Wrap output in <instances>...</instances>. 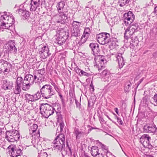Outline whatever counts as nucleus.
Returning <instances> with one entry per match:
<instances>
[{
  "label": "nucleus",
  "instance_id": "obj_14",
  "mask_svg": "<svg viewBox=\"0 0 157 157\" xmlns=\"http://www.w3.org/2000/svg\"><path fill=\"white\" fill-rule=\"evenodd\" d=\"M109 43H110L109 46L112 48H116L118 46V40L117 38L116 35L114 33H112L111 37L109 39Z\"/></svg>",
  "mask_w": 157,
  "mask_h": 157
},
{
  "label": "nucleus",
  "instance_id": "obj_17",
  "mask_svg": "<svg viewBox=\"0 0 157 157\" xmlns=\"http://www.w3.org/2000/svg\"><path fill=\"white\" fill-rule=\"evenodd\" d=\"M143 128L144 131L146 132L154 133L157 130V128L155 125L151 126L150 124H146Z\"/></svg>",
  "mask_w": 157,
  "mask_h": 157
},
{
  "label": "nucleus",
  "instance_id": "obj_26",
  "mask_svg": "<svg viewBox=\"0 0 157 157\" xmlns=\"http://www.w3.org/2000/svg\"><path fill=\"white\" fill-rule=\"evenodd\" d=\"M134 0H119L118 2L120 3L119 5L121 7H123L125 5L129 4H131Z\"/></svg>",
  "mask_w": 157,
  "mask_h": 157
},
{
  "label": "nucleus",
  "instance_id": "obj_37",
  "mask_svg": "<svg viewBox=\"0 0 157 157\" xmlns=\"http://www.w3.org/2000/svg\"><path fill=\"white\" fill-rule=\"evenodd\" d=\"M41 71L42 69H41L37 71V75L39 76V77L37 78V81L39 80L40 78H45V75L41 73Z\"/></svg>",
  "mask_w": 157,
  "mask_h": 157
},
{
  "label": "nucleus",
  "instance_id": "obj_3",
  "mask_svg": "<svg viewBox=\"0 0 157 157\" xmlns=\"http://www.w3.org/2000/svg\"><path fill=\"white\" fill-rule=\"evenodd\" d=\"M40 112L45 118H48L54 113L55 108L47 103L42 104L40 107Z\"/></svg>",
  "mask_w": 157,
  "mask_h": 157
},
{
  "label": "nucleus",
  "instance_id": "obj_29",
  "mask_svg": "<svg viewBox=\"0 0 157 157\" xmlns=\"http://www.w3.org/2000/svg\"><path fill=\"white\" fill-rule=\"evenodd\" d=\"M80 31L79 29H73L71 31L72 36L77 37L80 36Z\"/></svg>",
  "mask_w": 157,
  "mask_h": 157
},
{
  "label": "nucleus",
  "instance_id": "obj_18",
  "mask_svg": "<svg viewBox=\"0 0 157 157\" xmlns=\"http://www.w3.org/2000/svg\"><path fill=\"white\" fill-rule=\"evenodd\" d=\"M116 56L117 58L116 61L118 64V67L121 69L124 65L125 62L121 53H118Z\"/></svg>",
  "mask_w": 157,
  "mask_h": 157
},
{
  "label": "nucleus",
  "instance_id": "obj_56",
  "mask_svg": "<svg viewBox=\"0 0 157 157\" xmlns=\"http://www.w3.org/2000/svg\"><path fill=\"white\" fill-rule=\"evenodd\" d=\"M75 99L76 108H78L79 109L81 108V104L80 103H79L78 101L76 99V97L75 96Z\"/></svg>",
  "mask_w": 157,
  "mask_h": 157
},
{
  "label": "nucleus",
  "instance_id": "obj_50",
  "mask_svg": "<svg viewBox=\"0 0 157 157\" xmlns=\"http://www.w3.org/2000/svg\"><path fill=\"white\" fill-rule=\"evenodd\" d=\"M147 148L149 150H152L153 148H155V150H157V146L154 144L151 145V143L147 146Z\"/></svg>",
  "mask_w": 157,
  "mask_h": 157
},
{
  "label": "nucleus",
  "instance_id": "obj_15",
  "mask_svg": "<svg viewBox=\"0 0 157 157\" xmlns=\"http://www.w3.org/2000/svg\"><path fill=\"white\" fill-rule=\"evenodd\" d=\"M140 139L141 142H143L142 144L145 147H147V146L150 144V141L151 140V137L147 134L143 135L140 138Z\"/></svg>",
  "mask_w": 157,
  "mask_h": 157
},
{
  "label": "nucleus",
  "instance_id": "obj_36",
  "mask_svg": "<svg viewBox=\"0 0 157 157\" xmlns=\"http://www.w3.org/2000/svg\"><path fill=\"white\" fill-rule=\"evenodd\" d=\"M67 44V46L70 48H72L75 47L74 42L72 39H68Z\"/></svg>",
  "mask_w": 157,
  "mask_h": 157
},
{
  "label": "nucleus",
  "instance_id": "obj_38",
  "mask_svg": "<svg viewBox=\"0 0 157 157\" xmlns=\"http://www.w3.org/2000/svg\"><path fill=\"white\" fill-rule=\"evenodd\" d=\"M131 86L132 84L129 82V84L127 85V86L124 87V91L126 93H128L131 90Z\"/></svg>",
  "mask_w": 157,
  "mask_h": 157
},
{
  "label": "nucleus",
  "instance_id": "obj_59",
  "mask_svg": "<svg viewBox=\"0 0 157 157\" xmlns=\"http://www.w3.org/2000/svg\"><path fill=\"white\" fill-rule=\"evenodd\" d=\"M100 144L101 145V148L103 150H107L108 148L104 144H102L100 142H99Z\"/></svg>",
  "mask_w": 157,
  "mask_h": 157
},
{
  "label": "nucleus",
  "instance_id": "obj_57",
  "mask_svg": "<svg viewBox=\"0 0 157 157\" xmlns=\"http://www.w3.org/2000/svg\"><path fill=\"white\" fill-rule=\"evenodd\" d=\"M75 94H72V96L70 98V102L71 105H72L74 102V100H75Z\"/></svg>",
  "mask_w": 157,
  "mask_h": 157
},
{
  "label": "nucleus",
  "instance_id": "obj_39",
  "mask_svg": "<svg viewBox=\"0 0 157 157\" xmlns=\"http://www.w3.org/2000/svg\"><path fill=\"white\" fill-rule=\"evenodd\" d=\"M33 96L35 101H36L40 99L41 98V95L39 91H38L34 95H33Z\"/></svg>",
  "mask_w": 157,
  "mask_h": 157
},
{
  "label": "nucleus",
  "instance_id": "obj_40",
  "mask_svg": "<svg viewBox=\"0 0 157 157\" xmlns=\"http://www.w3.org/2000/svg\"><path fill=\"white\" fill-rule=\"evenodd\" d=\"M97 98L95 95H92L90 96V99L88 100H90V102L92 103V105H94L95 104V102Z\"/></svg>",
  "mask_w": 157,
  "mask_h": 157
},
{
  "label": "nucleus",
  "instance_id": "obj_23",
  "mask_svg": "<svg viewBox=\"0 0 157 157\" xmlns=\"http://www.w3.org/2000/svg\"><path fill=\"white\" fill-rule=\"evenodd\" d=\"M65 5V3L63 1H61L60 2L57 3L56 7L58 13L60 12L63 11L65 10H66V9L64 8Z\"/></svg>",
  "mask_w": 157,
  "mask_h": 157
},
{
  "label": "nucleus",
  "instance_id": "obj_27",
  "mask_svg": "<svg viewBox=\"0 0 157 157\" xmlns=\"http://www.w3.org/2000/svg\"><path fill=\"white\" fill-rule=\"evenodd\" d=\"M10 132L12 133V135L15 137L16 138V142L17 141L19 140L20 137V135L19 132L17 131L14 129L10 130Z\"/></svg>",
  "mask_w": 157,
  "mask_h": 157
},
{
  "label": "nucleus",
  "instance_id": "obj_34",
  "mask_svg": "<svg viewBox=\"0 0 157 157\" xmlns=\"http://www.w3.org/2000/svg\"><path fill=\"white\" fill-rule=\"evenodd\" d=\"M25 98L26 100L28 101V102L29 101H35L33 95H31L29 94H26L25 95Z\"/></svg>",
  "mask_w": 157,
  "mask_h": 157
},
{
  "label": "nucleus",
  "instance_id": "obj_33",
  "mask_svg": "<svg viewBox=\"0 0 157 157\" xmlns=\"http://www.w3.org/2000/svg\"><path fill=\"white\" fill-rule=\"evenodd\" d=\"M10 13H8L7 12H1L0 15H1L0 17V19L4 20H6V18L10 15Z\"/></svg>",
  "mask_w": 157,
  "mask_h": 157
},
{
  "label": "nucleus",
  "instance_id": "obj_60",
  "mask_svg": "<svg viewBox=\"0 0 157 157\" xmlns=\"http://www.w3.org/2000/svg\"><path fill=\"white\" fill-rule=\"evenodd\" d=\"M110 37L111 35L108 33H105V37L104 38H105L107 40H109Z\"/></svg>",
  "mask_w": 157,
  "mask_h": 157
},
{
  "label": "nucleus",
  "instance_id": "obj_7",
  "mask_svg": "<svg viewBox=\"0 0 157 157\" xmlns=\"http://www.w3.org/2000/svg\"><path fill=\"white\" fill-rule=\"evenodd\" d=\"M69 37V33L64 31L60 32L55 38V42L59 46L64 44Z\"/></svg>",
  "mask_w": 157,
  "mask_h": 157
},
{
  "label": "nucleus",
  "instance_id": "obj_10",
  "mask_svg": "<svg viewBox=\"0 0 157 157\" xmlns=\"http://www.w3.org/2000/svg\"><path fill=\"white\" fill-rule=\"evenodd\" d=\"M33 75L30 74H27L25 76L24 78V82H23V84H25V87H24V90H27L29 89L30 86L33 84Z\"/></svg>",
  "mask_w": 157,
  "mask_h": 157
},
{
  "label": "nucleus",
  "instance_id": "obj_58",
  "mask_svg": "<svg viewBox=\"0 0 157 157\" xmlns=\"http://www.w3.org/2000/svg\"><path fill=\"white\" fill-rule=\"evenodd\" d=\"M90 92L92 93L94 91V86L93 85L92 82H91L90 85Z\"/></svg>",
  "mask_w": 157,
  "mask_h": 157
},
{
  "label": "nucleus",
  "instance_id": "obj_64",
  "mask_svg": "<svg viewBox=\"0 0 157 157\" xmlns=\"http://www.w3.org/2000/svg\"><path fill=\"white\" fill-rule=\"evenodd\" d=\"M79 22L77 21H73L72 24V25H75L77 26H79Z\"/></svg>",
  "mask_w": 157,
  "mask_h": 157
},
{
  "label": "nucleus",
  "instance_id": "obj_20",
  "mask_svg": "<svg viewBox=\"0 0 157 157\" xmlns=\"http://www.w3.org/2000/svg\"><path fill=\"white\" fill-rule=\"evenodd\" d=\"M13 82L7 79H5L3 82V88L5 90H11L13 87Z\"/></svg>",
  "mask_w": 157,
  "mask_h": 157
},
{
  "label": "nucleus",
  "instance_id": "obj_42",
  "mask_svg": "<svg viewBox=\"0 0 157 157\" xmlns=\"http://www.w3.org/2000/svg\"><path fill=\"white\" fill-rule=\"evenodd\" d=\"M31 7H30V10L31 11H35L37 8L39 7V6H38L37 5H36V4H31L30 3Z\"/></svg>",
  "mask_w": 157,
  "mask_h": 157
},
{
  "label": "nucleus",
  "instance_id": "obj_32",
  "mask_svg": "<svg viewBox=\"0 0 157 157\" xmlns=\"http://www.w3.org/2000/svg\"><path fill=\"white\" fill-rule=\"evenodd\" d=\"M55 139L60 140L61 141H65V135L61 132L56 137Z\"/></svg>",
  "mask_w": 157,
  "mask_h": 157
},
{
  "label": "nucleus",
  "instance_id": "obj_51",
  "mask_svg": "<svg viewBox=\"0 0 157 157\" xmlns=\"http://www.w3.org/2000/svg\"><path fill=\"white\" fill-rule=\"evenodd\" d=\"M55 110H54L56 112L60 111L61 109V105L60 104H58L57 105L55 106Z\"/></svg>",
  "mask_w": 157,
  "mask_h": 157
},
{
  "label": "nucleus",
  "instance_id": "obj_43",
  "mask_svg": "<svg viewBox=\"0 0 157 157\" xmlns=\"http://www.w3.org/2000/svg\"><path fill=\"white\" fill-rule=\"evenodd\" d=\"M99 150H91V155L93 156H97V155H99L100 153H99Z\"/></svg>",
  "mask_w": 157,
  "mask_h": 157
},
{
  "label": "nucleus",
  "instance_id": "obj_22",
  "mask_svg": "<svg viewBox=\"0 0 157 157\" xmlns=\"http://www.w3.org/2000/svg\"><path fill=\"white\" fill-rule=\"evenodd\" d=\"M20 12H21V18L24 20H25L29 19L30 16V12L27 10H23L22 9H19L18 10Z\"/></svg>",
  "mask_w": 157,
  "mask_h": 157
},
{
  "label": "nucleus",
  "instance_id": "obj_31",
  "mask_svg": "<svg viewBox=\"0 0 157 157\" xmlns=\"http://www.w3.org/2000/svg\"><path fill=\"white\" fill-rule=\"evenodd\" d=\"M130 25V27H132V31H134L135 32H137L139 31L140 29L139 25L137 23H132L129 24Z\"/></svg>",
  "mask_w": 157,
  "mask_h": 157
},
{
  "label": "nucleus",
  "instance_id": "obj_46",
  "mask_svg": "<svg viewBox=\"0 0 157 157\" xmlns=\"http://www.w3.org/2000/svg\"><path fill=\"white\" fill-rule=\"evenodd\" d=\"M38 128L37 125L36 124H33L32 126H31V129L32 132H35Z\"/></svg>",
  "mask_w": 157,
  "mask_h": 157
},
{
  "label": "nucleus",
  "instance_id": "obj_1",
  "mask_svg": "<svg viewBox=\"0 0 157 157\" xmlns=\"http://www.w3.org/2000/svg\"><path fill=\"white\" fill-rule=\"evenodd\" d=\"M58 16L59 17V18L56 19V22L63 24L69 21L71 17L73 16V15L69 10L66 9L59 13Z\"/></svg>",
  "mask_w": 157,
  "mask_h": 157
},
{
  "label": "nucleus",
  "instance_id": "obj_47",
  "mask_svg": "<svg viewBox=\"0 0 157 157\" xmlns=\"http://www.w3.org/2000/svg\"><path fill=\"white\" fill-rule=\"evenodd\" d=\"M86 41L87 40L86 39H84V38L82 37L80 41L78 42V45L79 46H81L82 44L85 43Z\"/></svg>",
  "mask_w": 157,
  "mask_h": 157
},
{
  "label": "nucleus",
  "instance_id": "obj_55",
  "mask_svg": "<svg viewBox=\"0 0 157 157\" xmlns=\"http://www.w3.org/2000/svg\"><path fill=\"white\" fill-rule=\"evenodd\" d=\"M61 122H60L59 123V126L60 127V132H62L63 131V128L64 126V124L63 122L62 121V120H61Z\"/></svg>",
  "mask_w": 157,
  "mask_h": 157
},
{
  "label": "nucleus",
  "instance_id": "obj_9",
  "mask_svg": "<svg viewBox=\"0 0 157 157\" xmlns=\"http://www.w3.org/2000/svg\"><path fill=\"white\" fill-rule=\"evenodd\" d=\"M124 22L126 25L130 24L135 20V16L132 12L129 11L123 15Z\"/></svg>",
  "mask_w": 157,
  "mask_h": 157
},
{
  "label": "nucleus",
  "instance_id": "obj_49",
  "mask_svg": "<svg viewBox=\"0 0 157 157\" xmlns=\"http://www.w3.org/2000/svg\"><path fill=\"white\" fill-rule=\"evenodd\" d=\"M83 33L90 36V34L91 33V31L90 29L88 27L86 28L84 30Z\"/></svg>",
  "mask_w": 157,
  "mask_h": 157
},
{
  "label": "nucleus",
  "instance_id": "obj_19",
  "mask_svg": "<svg viewBox=\"0 0 157 157\" xmlns=\"http://www.w3.org/2000/svg\"><path fill=\"white\" fill-rule=\"evenodd\" d=\"M12 135V133L10 130L7 131L6 132L5 138L10 142H16V138Z\"/></svg>",
  "mask_w": 157,
  "mask_h": 157
},
{
  "label": "nucleus",
  "instance_id": "obj_53",
  "mask_svg": "<svg viewBox=\"0 0 157 157\" xmlns=\"http://www.w3.org/2000/svg\"><path fill=\"white\" fill-rule=\"evenodd\" d=\"M74 69L75 72L79 76V75H80V73L81 72L80 71H82V70L79 68L78 66L75 67Z\"/></svg>",
  "mask_w": 157,
  "mask_h": 157
},
{
  "label": "nucleus",
  "instance_id": "obj_25",
  "mask_svg": "<svg viewBox=\"0 0 157 157\" xmlns=\"http://www.w3.org/2000/svg\"><path fill=\"white\" fill-rule=\"evenodd\" d=\"M23 82H24V79L23 78L21 77H18L16 79L15 84L21 87L22 86V89L23 90L24 89V87H25V84H23Z\"/></svg>",
  "mask_w": 157,
  "mask_h": 157
},
{
  "label": "nucleus",
  "instance_id": "obj_5",
  "mask_svg": "<svg viewBox=\"0 0 157 157\" xmlns=\"http://www.w3.org/2000/svg\"><path fill=\"white\" fill-rule=\"evenodd\" d=\"M95 56L94 66L98 68V70L100 72L103 67H105L104 64L106 63L107 61L105 59V57L104 56L99 54Z\"/></svg>",
  "mask_w": 157,
  "mask_h": 157
},
{
  "label": "nucleus",
  "instance_id": "obj_11",
  "mask_svg": "<svg viewBox=\"0 0 157 157\" xmlns=\"http://www.w3.org/2000/svg\"><path fill=\"white\" fill-rule=\"evenodd\" d=\"M54 144L53 148L54 150H56L57 151H61L65 147V141H61L60 140L54 139L53 142Z\"/></svg>",
  "mask_w": 157,
  "mask_h": 157
},
{
  "label": "nucleus",
  "instance_id": "obj_13",
  "mask_svg": "<svg viewBox=\"0 0 157 157\" xmlns=\"http://www.w3.org/2000/svg\"><path fill=\"white\" fill-rule=\"evenodd\" d=\"M89 46L94 55L100 54V50L98 44L95 42H92L90 44Z\"/></svg>",
  "mask_w": 157,
  "mask_h": 157
},
{
  "label": "nucleus",
  "instance_id": "obj_2",
  "mask_svg": "<svg viewBox=\"0 0 157 157\" xmlns=\"http://www.w3.org/2000/svg\"><path fill=\"white\" fill-rule=\"evenodd\" d=\"M42 96L45 99H48L56 94L52 86L49 84H45L40 90Z\"/></svg>",
  "mask_w": 157,
  "mask_h": 157
},
{
  "label": "nucleus",
  "instance_id": "obj_44",
  "mask_svg": "<svg viewBox=\"0 0 157 157\" xmlns=\"http://www.w3.org/2000/svg\"><path fill=\"white\" fill-rule=\"evenodd\" d=\"M57 116L58 117L57 118V122H59V119L60 120L62 119V115L61 114V111L56 112Z\"/></svg>",
  "mask_w": 157,
  "mask_h": 157
},
{
  "label": "nucleus",
  "instance_id": "obj_6",
  "mask_svg": "<svg viewBox=\"0 0 157 157\" xmlns=\"http://www.w3.org/2000/svg\"><path fill=\"white\" fill-rule=\"evenodd\" d=\"M7 149L9 150V154L12 157H17L22 155V150L19 147H17L15 145L11 144Z\"/></svg>",
  "mask_w": 157,
  "mask_h": 157
},
{
  "label": "nucleus",
  "instance_id": "obj_28",
  "mask_svg": "<svg viewBox=\"0 0 157 157\" xmlns=\"http://www.w3.org/2000/svg\"><path fill=\"white\" fill-rule=\"evenodd\" d=\"M105 33H106L105 32H102L96 35V39L99 43H100L103 40V38L105 37Z\"/></svg>",
  "mask_w": 157,
  "mask_h": 157
},
{
  "label": "nucleus",
  "instance_id": "obj_41",
  "mask_svg": "<svg viewBox=\"0 0 157 157\" xmlns=\"http://www.w3.org/2000/svg\"><path fill=\"white\" fill-rule=\"evenodd\" d=\"M80 71L81 72L80 73V75H79V76L81 77L84 76L87 77H89L91 76V74H90L85 72L82 70V71Z\"/></svg>",
  "mask_w": 157,
  "mask_h": 157
},
{
  "label": "nucleus",
  "instance_id": "obj_16",
  "mask_svg": "<svg viewBox=\"0 0 157 157\" xmlns=\"http://www.w3.org/2000/svg\"><path fill=\"white\" fill-rule=\"evenodd\" d=\"M98 74L104 79L105 81L108 82L111 80L110 72L108 70L105 69Z\"/></svg>",
  "mask_w": 157,
  "mask_h": 157
},
{
  "label": "nucleus",
  "instance_id": "obj_62",
  "mask_svg": "<svg viewBox=\"0 0 157 157\" xmlns=\"http://www.w3.org/2000/svg\"><path fill=\"white\" fill-rule=\"evenodd\" d=\"M31 4H36V5H37L38 6H39L40 5V2H36V1H33L31 0Z\"/></svg>",
  "mask_w": 157,
  "mask_h": 157
},
{
  "label": "nucleus",
  "instance_id": "obj_8",
  "mask_svg": "<svg viewBox=\"0 0 157 157\" xmlns=\"http://www.w3.org/2000/svg\"><path fill=\"white\" fill-rule=\"evenodd\" d=\"M38 51L40 58L43 59L46 58L51 54L49 46L47 44L43 45L41 48L39 49Z\"/></svg>",
  "mask_w": 157,
  "mask_h": 157
},
{
  "label": "nucleus",
  "instance_id": "obj_63",
  "mask_svg": "<svg viewBox=\"0 0 157 157\" xmlns=\"http://www.w3.org/2000/svg\"><path fill=\"white\" fill-rule=\"evenodd\" d=\"M153 99L154 100V101L157 104V93H155L154 94Z\"/></svg>",
  "mask_w": 157,
  "mask_h": 157
},
{
  "label": "nucleus",
  "instance_id": "obj_4",
  "mask_svg": "<svg viewBox=\"0 0 157 157\" xmlns=\"http://www.w3.org/2000/svg\"><path fill=\"white\" fill-rule=\"evenodd\" d=\"M0 74L3 73L7 75L12 71L13 66L11 63L3 59L0 60Z\"/></svg>",
  "mask_w": 157,
  "mask_h": 157
},
{
  "label": "nucleus",
  "instance_id": "obj_21",
  "mask_svg": "<svg viewBox=\"0 0 157 157\" xmlns=\"http://www.w3.org/2000/svg\"><path fill=\"white\" fill-rule=\"evenodd\" d=\"M1 26H2L3 29H7L13 32L15 29V26L14 25H10L5 21H3L1 22Z\"/></svg>",
  "mask_w": 157,
  "mask_h": 157
},
{
  "label": "nucleus",
  "instance_id": "obj_45",
  "mask_svg": "<svg viewBox=\"0 0 157 157\" xmlns=\"http://www.w3.org/2000/svg\"><path fill=\"white\" fill-rule=\"evenodd\" d=\"M39 156L40 157H47L48 155L47 153L44 151H41L40 153H38Z\"/></svg>",
  "mask_w": 157,
  "mask_h": 157
},
{
  "label": "nucleus",
  "instance_id": "obj_54",
  "mask_svg": "<svg viewBox=\"0 0 157 157\" xmlns=\"http://www.w3.org/2000/svg\"><path fill=\"white\" fill-rule=\"evenodd\" d=\"M109 39L107 40L105 38H103V40L100 43V44L102 45H104L105 44L109 43Z\"/></svg>",
  "mask_w": 157,
  "mask_h": 157
},
{
  "label": "nucleus",
  "instance_id": "obj_48",
  "mask_svg": "<svg viewBox=\"0 0 157 157\" xmlns=\"http://www.w3.org/2000/svg\"><path fill=\"white\" fill-rule=\"evenodd\" d=\"M52 85L53 86L55 90L57 92L59 91V86L56 84L54 82H52Z\"/></svg>",
  "mask_w": 157,
  "mask_h": 157
},
{
  "label": "nucleus",
  "instance_id": "obj_24",
  "mask_svg": "<svg viewBox=\"0 0 157 157\" xmlns=\"http://www.w3.org/2000/svg\"><path fill=\"white\" fill-rule=\"evenodd\" d=\"M130 27H128L125 30L124 33V41H127L128 39L130 38H132L131 37L132 34L131 33V31L130 30Z\"/></svg>",
  "mask_w": 157,
  "mask_h": 157
},
{
  "label": "nucleus",
  "instance_id": "obj_61",
  "mask_svg": "<svg viewBox=\"0 0 157 157\" xmlns=\"http://www.w3.org/2000/svg\"><path fill=\"white\" fill-rule=\"evenodd\" d=\"M90 36L88 35H87V34H85V33H83L82 37L84 38V39H86V40H87V39H88V38H89V36Z\"/></svg>",
  "mask_w": 157,
  "mask_h": 157
},
{
  "label": "nucleus",
  "instance_id": "obj_35",
  "mask_svg": "<svg viewBox=\"0 0 157 157\" xmlns=\"http://www.w3.org/2000/svg\"><path fill=\"white\" fill-rule=\"evenodd\" d=\"M21 86L15 84V89L14 90V93L15 94H19L21 91Z\"/></svg>",
  "mask_w": 157,
  "mask_h": 157
},
{
  "label": "nucleus",
  "instance_id": "obj_52",
  "mask_svg": "<svg viewBox=\"0 0 157 157\" xmlns=\"http://www.w3.org/2000/svg\"><path fill=\"white\" fill-rule=\"evenodd\" d=\"M37 72H36L35 73H33L34 76H33V83L35 82V83L37 82V78L38 77L37 76H38V75H37Z\"/></svg>",
  "mask_w": 157,
  "mask_h": 157
},
{
  "label": "nucleus",
  "instance_id": "obj_12",
  "mask_svg": "<svg viewBox=\"0 0 157 157\" xmlns=\"http://www.w3.org/2000/svg\"><path fill=\"white\" fill-rule=\"evenodd\" d=\"M7 51L9 52L12 53L14 54H17V51L15 47L16 44L14 40H10L8 42Z\"/></svg>",
  "mask_w": 157,
  "mask_h": 157
},
{
  "label": "nucleus",
  "instance_id": "obj_30",
  "mask_svg": "<svg viewBox=\"0 0 157 157\" xmlns=\"http://www.w3.org/2000/svg\"><path fill=\"white\" fill-rule=\"evenodd\" d=\"M11 15H10L7 18H6V20H4L5 21L10 23V25H13L15 20L14 17L12 14H11Z\"/></svg>",
  "mask_w": 157,
  "mask_h": 157
}]
</instances>
